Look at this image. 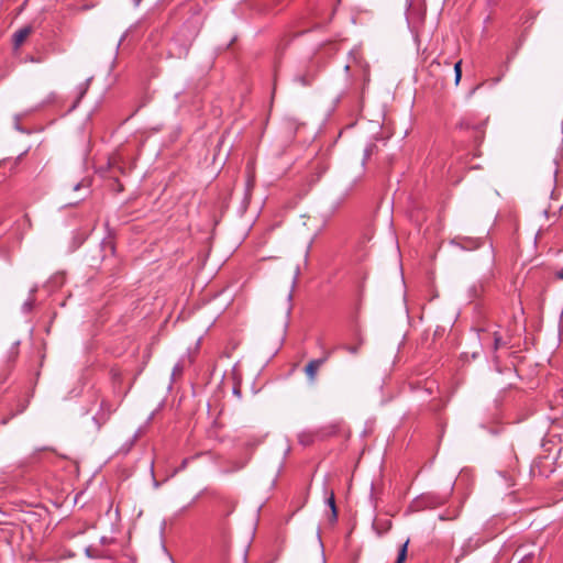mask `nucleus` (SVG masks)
I'll use <instances>...</instances> for the list:
<instances>
[{
    "instance_id": "f257e3e1",
    "label": "nucleus",
    "mask_w": 563,
    "mask_h": 563,
    "mask_svg": "<svg viewBox=\"0 0 563 563\" xmlns=\"http://www.w3.org/2000/svg\"><path fill=\"white\" fill-rule=\"evenodd\" d=\"M329 355H330V353H325L323 357L318 358V360H312L306 365L305 373L308 376L310 382L316 380L317 373H318L320 366L328 360Z\"/></svg>"
},
{
    "instance_id": "f03ea898",
    "label": "nucleus",
    "mask_w": 563,
    "mask_h": 563,
    "mask_svg": "<svg viewBox=\"0 0 563 563\" xmlns=\"http://www.w3.org/2000/svg\"><path fill=\"white\" fill-rule=\"evenodd\" d=\"M31 33H32L31 26H24V27H21L20 30H18L13 35L14 47L19 48Z\"/></svg>"
},
{
    "instance_id": "7ed1b4c3",
    "label": "nucleus",
    "mask_w": 563,
    "mask_h": 563,
    "mask_svg": "<svg viewBox=\"0 0 563 563\" xmlns=\"http://www.w3.org/2000/svg\"><path fill=\"white\" fill-rule=\"evenodd\" d=\"M453 243H456L457 245L465 250H473L479 246L478 240H473L468 238L460 239L459 242L457 240H454Z\"/></svg>"
},
{
    "instance_id": "20e7f679",
    "label": "nucleus",
    "mask_w": 563,
    "mask_h": 563,
    "mask_svg": "<svg viewBox=\"0 0 563 563\" xmlns=\"http://www.w3.org/2000/svg\"><path fill=\"white\" fill-rule=\"evenodd\" d=\"M327 504H328V506L331 509V519L333 521H335L336 517H338V512H336L335 500H334V493L333 492H330V494H329V496L327 498Z\"/></svg>"
},
{
    "instance_id": "39448f33",
    "label": "nucleus",
    "mask_w": 563,
    "mask_h": 563,
    "mask_svg": "<svg viewBox=\"0 0 563 563\" xmlns=\"http://www.w3.org/2000/svg\"><path fill=\"white\" fill-rule=\"evenodd\" d=\"M409 540H407L399 549L398 558L396 563H404L407 556V547H408Z\"/></svg>"
},
{
    "instance_id": "423d86ee",
    "label": "nucleus",
    "mask_w": 563,
    "mask_h": 563,
    "mask_svg": "<svg viewBox=\"0 0 563 563\" xmlns=\"http://www.w3.org/2000/svg\"><path fill=\"white\" fill-rule=\"evenodd\" d=\"M461 64H462V62H461V60H459V62L454 65L455 84H456V85L460 82V80H461V76H462Z\"/></svg>"
},
{
    "instance_id": "0eeeda50",
    "label": "nucleus",
    "mask_w": 563,
    "mask_h": 563,
    "mask_svg": "<svg viewBox=\"0 0 563 563\" xmlns=\"http://www.w3.org/2000/svg\"><path fill=\"white\" fill-rule=\"evenodd\" d=\"M503 344L501 336L498 333H494V349L498 350Z\"/></svg>"
},
{
    "instance_id": "6e6552de",
    "label": "nucleus",
    "mask_w": 563,
    "mask_h": 563,
    "mask_svg": "<svg viewBox=\"0 0 563 563\" xmlns=\"http://www.w3.org/2000/svg\"><path fill=\"white\" fill-rule=\"evenodd\" d=\"M181 369H183V368H181V366L177 364V365L174 367L173 375H174V376H175V375H179V374L181 373Z\"/></svg>"
},
{
    "instance_id": "1a4fd4ad",
    "label": "nucleus",
    "mask_w": 563,
    "mask_h": 563,
    "mask_svg": "<svg viewBox=\"0 0 563 563\" xmlns=\"http://www.w3.org/2000/svg\"><path fill=\"white\" fill-rule=\"evenodd\" d=\"M298 80L301 82V85L306 86L309 84V81L305 77L298 78Z\"/></svg>"
},
{
    "instance_id": "9d476101",
    "label": "nucleus",
    "mask_w": 563,
    "mask_h": 563,
    "mask_svg": "<svg viewBox=\"0 0 563 563\" xmlns=\"http://www.w3.org/2000/svg\"><path fill=\"white\" fill-rule=\"evenodd\" d=\"M558 278L563 279V269L556 273Z\"/></svg>"
},
{
    "instance_id": "9b49d317",
    "label": "nucleus",
    "mask_w": 563,
    "mask_h": 563,
    "mask_svg": "<svg viewBox=\"0 0 563 563\" xmlns=\"http://www.w3.org/2000/svg\"><path fill=\"white\" fill-rule=\"evenodd\" d=\"M351 353H356V349L352 347V349H349Z\"/></svg>"
},
{
    "instance_id": "f8f14e48",
    "label": "nucleus",
    "mask_w": 563,
    "mask_h": 563,
    "mask_svg": "<svg viewBox=\"0 0 563 563\" xmlns=\"http://www.w3.org/2000/svg\"><path fill=\"white\" fill-rule=\"evenodd\" d=\"M141 0H135V3L139 4Z\"/></svg>"
}]
</instances>
